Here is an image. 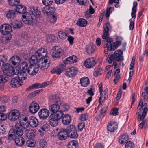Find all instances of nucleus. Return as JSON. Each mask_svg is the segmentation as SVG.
<instances>
[{
    "mask_svg": "<svg viewBox=\"0 0 148 148\" xmlns=\"http://www.w3.org/2000/svg\"><path fill=\"white\" fill-rule=\"evenodd\" d=\"M51 101L54 104L49 106V109L51 112L53 113L49 116V121L50 125L52 127L56 126L58 125V121L63 117L64 113L61 110L58 111L60 106L62 104L60 98L57 95H53L51 98Z\"/></svg>",
    "mask_w": 148,
    "mask_h": 148,
    "instance_id": "nucleus-1",
    "label": "nucleus"
},
{
    "mask_svg": "<svg viewBox=\"0 0 148 148\" xmlns=\"http://www.w3.org/2000/svg\"><path fill=\"white\" fill-rule=\"evenodd\" d=\"M12 27L8 24L2 25L0 27V32L3 35L5 36V40L6 42L10 40L12 38L11 32L12 31Z\"/></svg>",
    "mask_w": 148,
    "mask_h": 148,
    "instance_id": "nucleus-2",
    "label": "nucleus"
},
{
    "mask_svg": "<svg viewBox=\"0 0 148 148\" xmlns=\"http://www.w3.org/2000/svg\"><path fill=\"white\" fill-rule=\"evenodd\" d=\"M2 69L3 72L8 74L9 76H13L16 74L14 68L9 64L3 65Z\"/></svg>",
    "mask_w": 148,
    "mask_h": 148,
    "instance_id": "nucleus-3",
    "label": "nucleus"
},
{
    "mask_svg": "<svg viewBox=\"0 0 148 148\" xmlns=\"http://www.w3.org/2000/svg\"><path fill=\"white\" fill-rule=\"evenodd\" d=\"M49 58H40L38 61V66L42 69H45L49 66V63L48 61Z\"/></svg>",
    "mask_w": 148,
    "mask_h": 148,
    "instance_id": "nucleus-4",
    "label": "nucleus"
},
{
    "mask_svg": "<svg viewBox=\"0 0 148 148\" xmlns=\"http://www.w3.org/2000/svg\"><path fill=\"white\" fill-rule=\"evenodd\" d=\"M20 113L18 110L14 109L12 110L9 112L8 115V118L11 120L15 121L19 118Z\"/></svg>",
    "mask_w": 148,
    "mask_h": 148,
    "instance_id": "nucleus-5",
    "label": "nucleus"
},
{
    "mask_svg": "<svg viewBox=\"0 0 148 148\" xmlns=\"http://www.w3.org/2000/svg\"><path fill=\"white\" fill-rule=\"evenodd\" d=\"M35 54L38 57L40 58H48L47 56V50L45 48L39 49L35 51Z\"/></svg>",
    "mask_w": 148,
    "mask_h": 148,
    "instance_id": "nucleus-6",
    "label": "nucleus"
},
{
    "mask_svg": "<svg viewBox=\"0 0 148 148\" xmlns=\"http://www.w3.org/2000/svg\"><path fill=\"white\" fill-rule=\"evenodd\" d=\"M40 108L39 104L35 101L32 102L29 107V110L30 112L33 114L36 113Z\"/></svg>",
    "mask_w": 148,
    "mask_h": 148,
    "instance_id": "nucleus-7",
    "label": "nucleus"
},
{
    "mask_svg": "<svg viewBox=\"0 0 148 148\" xmlns=\"http://www.w3.org/2000/svg\"><path fill=\"white\" fill-rule=\"evenodd\" d=\"M123 52L121 50H118L115 51L114 54H111L113 55V57L115 60L118 62L123 61V57L122 56Z\"/></svg>",
    "mask_w": 148,
    "mask_h": 148,
    "instance_id": "nucleus-8",
    "label": "nucleus"
},
{
    "mask_svg": "<svg viewBox=\"0 0 148 148\" xmlns=\"http://www.w3.org/2000/svg\"><path fill=\"white\" fill-rule=\"evenodd\" d=\"M49 114V111L47 109L43 108L40 110L38 113L40 118L41 119H46Z\"/></svg>",
    "mask_w": 148,
    "mask_h": 148,
    "instance_id": "nucleus-9",
    "label": "nucleus"
},
{
    "mask_svg": "<svg viewBox=\"0 0 148 148\" xmlns=\"http://www.w3.org/2000/svg\"><path fill=\"white\" fill-rule=\"evenodd\" d=\"M84 63L86 67L90 68L94 66L96 63V62L95 59L93 58H91L87 59Z\"/></svg>",
    "mask_w": 148,
    "mask_h": 148,
    "instance_id": "nucleus-10",
    "label": "nucleus"
},
{
    "mask_svg": "<svg viewBox=\"0 0 148 148\" xmlns=\"http://www.w3.org/2000/svg\"><path fill=\"white\" fill-rule=\"evenodd\" d=\"M77 73V69L75 67H72L66 70V75L69 77H72L75 75Z\"/></svg>",
    "mask_w": 148,
    "mask_h": 148,
    "instance_id": "nucleus-11",
    "label": "nucleus"
},
{
    "mask_svg": "<svg viewBox=\"0 0 148 148\" xmlns=\"http://www.w3.org/2000/svg\"><path fill=\"white\" fill-rule=\"evenodd\" d=\"M68 136L66 130L62 129L58 134V137L59 139L63 140L66 139Z\"/></svg>",
    "mask_w": 148,
    "mask_h": 148,
    "instance_id": "nucleus-12",
    "label": "nucleus"
},
{
    "mask_svg": "<svg viewBox=\"0 0 148 148\" xmlns=\"http://www.w3.org/2000/svg\"><path fill=\"white\" fill-rule=\"evenodd\" d=\"M28 125L32 127H36L38 125V119L35 117L31 116L29 117L28 121L27 122Z\"/></svg>",
    "mask_w": 148,
    "mask_h": 148,
    "instance_id": "nucleus-13",
    "label": "nucleus"
},
{
    "mask_svg": "<svg viewBox=\"0 0 148 148\" xmlns=\"http://www.w3.org/2000/svg\"><path fill=\"white\" fill-rule=\"evenodd\" d=\"M29 11L34 17L36 18H41L42 16L40 11L35 7H31L29 8Z\"/></svg>",
    "mask_w": 148,
    "mask_h": 148,
    "instance_id": "nucleus-14",
    "label": "nucleus"
},
{
    "mask_svg": "<svg viewBox=\"0 0 148 148\" xmlns=\"http://www.w3.org/2000/svg\"><path fill=\"white\" fill-rule=\"evenodd\" d=\"M118 128L117 123L114 121H111L108 123L107 126L108 130L110 132H113Z\"/></svg>",
    "mask_w": 148,
    "mask_h": 148,
    "instance_id": "nucleus-15",
    "label": "nucleus"
},
{
    "mask_svg": "<svg viewBox=\"0 0 148 148\" xmlns=\"http://www.w3.org/2000/svg\"><path fill=\"white\" fill-rule=\"evenodd\" d=\"M23 82L17 77H14L12 79L11 81L10 85L13 87H19L22 85Z\"/></svg>",
    "mask_w": 148,
    "mask_h": 148,
    "instance_id": "nucleus-16",
    "label": "nucleus"
},
{
    "mask_svg": "<svg viewBox=\"0 0 148 148\" xmlns=\"http://www.w3.org/2000/svg\"><path fill=\"white\" fill-rule=\"evenodd\" d=\"M35 66L29 65L27 71L29 74L32 75H34L37 73L38 71V67H35Z\"/></svg>",
    "mask_w": 148,
    "mask_h": 148,
    "instance_id": "nucleus-17",
    "label": "nucleus"
},
{
    "mask_svg": "<svg viewBox=\"0 0 148 148\" xmlns=\"http://www.w3.org/2000/svg\"><path fill=\"white\" fill-rule=\"evenodd\" d=\"M108 36H105L104 38L102 37L103 39H105L107 42L106 43V47L110 51V49L112 47L113 42V39L108 37Z\"/></svg>",
    "mask_w": 148,
    "mask_h": 148,
    "instance_id": "nucleus-18",
    "label": "nucleus"
},
{
    "mask_svg": "<svg viewBox=\"0 0 148 148\" xmlns=\"http://www.w3.org/2000/svg\"><path fill=\"white\" fill-rule=\"evenodd\" d=\"M16 135H18L19 137L22 136L23 134V132L20 125L18 123H15L14 125Z\"/></svg>",
    "mask_w": 148,
    "mask_h": 148,
    "instance_id": "nucleus-19",
    "label": "nucleus"
},
{
    "mask_svg": "<svg viewBox=\"0 0 148 148\" xmlns=\"http://www.w3.org/2000/svg\"><path fill=\"white\" fill-rule=\"evenodd\" d=\"M143 109V112L142 115H139L138 117V119H140V120H144L145 117V116L147 112L148 111L147 109V104L146 103H145L144 104V108Z\"/></svg>",
    "mask_w": 148,
    "mask_h": 148,
    "instance_id": "nucleus-20",
    "label": "nucleus"
},
{
    "mask_svg": "<svg viewBox=\"0 0 148 148\" xmlns=\"http://www.w3.org/2000/svg\"><path fill=\"white\" fill-rule=\"evenodd\" d=\"M61 119H62V123L65 125L69 124L71 121V117L68 114H65Z\"/></svg>",
    "mask_w": 148,
    "mask_h": 148,
    "instance_id": "nucleus-21",
    "label": "nucleus"
},
{
    "mask_svg": "<svg viewBox=\"0 0 148 148\" xmlns=\"http://www.w3.org/2000/svg\"><path fill=\"white\" fill-rule=\"evenodd\" d=\"M128 136L127 134H123L120 136L119 139V142L121 144H124L128 142Z\"/></svg>",
    "mask_w": 148,
    "mask_h": 148,
    "instance_id": "nucleus-22",
    "label": "nucleus"
},
{
    "mask_svg": "<svg viewBox=\"0 0 148 148\" xmlns=\"http://www.w3.org/2000/svg\"><path fill=\"white\" fill-rule=\"evenodd\" d=\"M14 140L16 144L19 146L23 145L25 143V139L22 136L18 137V138L16 137Z\"/></svg>",
    "mask_w": 148,
    "mask_h": 148,
    "instance_id": "nucleus-23",
    "label": "nucleus"
},
{
    "mask_svg": "<svg viewBox=\"0 0 148 148\" xmlns=\"http://www.w3.org/2000/svg\"><path fill=\"white\" fill-rule=\"evenodd\" d=\"M13 19L14 20L11 22V24L14 28L19 29L22 26V23L21 21H18L16 19Z\"/></svg>",
    "mask_w": 148,
    "mask_h": 148,
    "instance_id": "nucleus-24",
    "label": "nucleus"
},
{
    "mask_svg": "<svg viewBox=\"0 0 148 148\" xmlns=\"http://www.w3.org/2000/svg\"><path fill=\"white\" fill-rule=\"evenodd\" d=\"M111 28V27L109 23L107 22L103 27V33L102 37L104 38L105 36H108L109 29Z\"/></svg>",
    "mask_w": 148,
    "mask_h": 148,
    "instance_id": "nucleus-25",
    "label": "nucleus"
},
{
    "mask_svg": "<svg viewBox=\"0 0 148 148\" xmlns=\"http://www.w3.org/2000/svg\"><path fill=\"white\" fill-rule=\"evenodd\" d=\"M26 71H24L21 70L18 71V79L21 82L25 80L27 77V76L26 73Z\"/></svg>",
    "mask_w": 148,
    "mask_h": 148,
    "instance_id": "nucleus-26",
    "label": "nucleus"
},
{
    "mask_svg": "<svg viewBox=\"0 0 148 148\" xmlns=\"http://www.w3.org/2000/svg\"><path fill=\"white\" fill-rule=\"evenodd\" d=\"M28 60L30 65L36 66L38 63V58L36 55H32L29 58Z\"/></svg>",
    "mask_w": 148,
    "mask_h": 148,
    "instance_id": "nucleus-27",
    "label": "nucleus"
},
{
    "mask_svg": "<svg viewBox=\"0 0 148 148\" xmlns=\"http://www.w3.org/2000/svg\"><path fill=\"white\" fill-rule=\"evenodd\" d=\"M10 59L12 64L14 66H17L19 64L20 60V58L18 56H14L11 57Z\"/></svg>",
    "mask_w": 148,
    "mask_h": 148,
    "instance_id": "nucleus-28",
    "label": "nucleus"
},
{
    "mask_svg": "<svg viewBox=\"0 0 148 148\" xmlns=\"http://www.w3.org/2000/svg\"><path fill=\"white\" fill-rule=\"evenodd\" d=\"M89 80L87 77L82 78L80 79V83L82 86L83 87L87 86L89 84Z\"/></svg>",
    "mask_w": 148,
    "mask_h": 148,
    "instance_id": "nucleus-29",
    "label": "nucleus"
},
{
    "mask_svg": "<svg viewBox=\"0 0 148 148\" xmlns=\"http://www.w3.org/2000/svg\"><path fill=\"white\" fill-rule=\"evenodd\" d=\"M26 8L21 5H17L16 6L15 10L16 11L19 13L23 14L26 12Z\"/></svg>",
    "mask_w": 148,
    "mask_h": 148,
    "instance_id": "nucleus-30",
    "label": "nucleus"
},
{
    "mask_svg": "<svg viewBox=\"0 0 148 148\" xmlns=\"http://www.w3.org/2000/svg\"><path fill=\"white\" fill-rule=\"evenodd\" d=\"M95 49L94 45H88L86 47V51L88 54H92L94 52Z\"/></svg>",
    "mask_w": 148,
    "mask_h": 148,
    "instance_id": "nucleus-31",
    "label": "nucleus"
},
{
    "mask_svg": "<svg viewBox=\"0 0 148 148\" xmlns=\"http://www.w3.org/2000/svg\"><path fill=\"white\" fill-rule=\"evenodd\" d=\"M25 134H26V137L29 138H33L34 136V131L30 129L26 130L25 131Z\"/></svg>",
    "mask_w": 148,
    "mask_h": 148,
    "instance_id": "nucleus-32",
    "label": "nucleus"
},
{
    "mask_svg": "<svg viewBox=\"0 0 148 148\" xmlns=\"http://www.w3.org/2000/svg\"><path fill=\"white\" fill-rule=\"evenodd\" d=\"M42 87V84H40L39 83H36L29 86L26 89V90L29 91L34 88H38Z\"/></svg>",
    "mask_w": 148,
    "mask_h": 148,
    "instance_id": "nucleus-33",
    "label": "nucleus"
},
{
    "mask_svg": "<svg viewBox=\"0 0 148 148\" xmlns=\"http://www.w3.org/2000/svg\"><path fill=\"white\" fill-rule=\"evenodd\" d=\"M42 87V84H40L39 83H36L29 86L26 89V90L29 91L34 88H38Z\"/></svg>",
    "mask_w": 148,
    "mask_h": 148,
    "instance_id": "nucleus-34",
    "label": "nucleus"
},
{
    "mask_svg": "<svg viewBox=\"0 0 148 148\" xmlns=\"http://www.w3.org/2000/svg\"><path fill=\"white\" fill-rule=\"evenodd\" d=\"M15 10H11L8 11L6 14V17L8 18H14L16 17Z\"/></svg>",
    "mask_w": 148,
    "mask_h": 148,
    "instance_id": "nucleus-35",
    "label": "nucleus"
},
{
    "mask_svg": "<svg viewBox=\"0 0 148 148\" xmlns=\"http://www.w3.org/2000/svg\"><path fill=\"white\" fill-rule=\"evenodd\" d=\"M47 11L46 14L47 15H52L55 12V9L52 7L48 6L46 7Z\"/></svg>",
    "mask_w": 148,
    "mask_h": 148,
    "instance_id": "nucleus-36",
    "label": "nucleus"
},
{
    "mask_svg": "<svg viewBox=\"0 0 148 148\" xmlns=\"http://www.w3.org/2000/svg\"><path fill=\"white\" fill-rule=\"evenodd\" d=\"M87 22L85 19H79L76 24L80 27H84L87 24Z\"/></svg>",
    "mask_w": 148,
    "mask_h": 148,
    "instance_id": "nucleus-37",
    "label": "nucleus"
},
{
    "mask_svg": "<svg viewBox=\"0 0 148 148\" xmlns=\"http://www.w3.org/2000/svg\"><path fill=\"white\" fill-rule=\"evenodd\" d=\"M122 43L119 41H117L113 42L112 44V47L110 49V51H114L118 47L120 46Z\"/></svg>",
    "mask_w": 148,
    "mask_h": 148,
    "instance_id": "nucleus-38",
    "label": "nucleus"
},
{
    "mask_svg": "<svg viewBox=\"0 0 148 148\" xmlns=\"http://www.w3.org/2000/svg\"><path fill=\"white\" fill-rule=\"evenodd\" d=\"M8 76L6 74L0 76V83L3 84L8 80Z\"/></svg>",
    "mask_w": 148,
    "mask_h": 148,
    "instance_id": "nucleus-39",
    "label": "nucleus"
},
{
    "mask_svg": "<svg viewBox=\"0 0 148 148\" xmlns=\"http://www.w3.org/2000/svg\"><path fill=\"white\" fill-rule=\"evenodd\" d=\"M66 131L68 132V135L73 132L77 131L75 127L72 125H70L67 128Z\"/></svg>",
    "mask_w": 148,
    "mask_h": 148,
    "instance_id": "nucleus-40",
    "label": "nucleus"
},
{
    "mask_svg": "<svg viewBox=\"0 0 148 148\" xmlns=\"http://www.w3.org/2000/svg\"><path fill=\"white\" fill-rule=\"evenodd\" d=\"M66 131L68 132V135L73 132L77 131L75 127L72 125H70L67 128Z\"/></svg>",
    "mask_w": 148,
    "mask_h": 148,
    "instance_id": "nucleus-41",
    "label": "nucleus"
},
{
    "mask_svg": "<svg viewBox=\"0 0 148 148\" xmlns=\"http://www.w3.org/2000/svg\"><path fill=\"white\" fill-rule=\"evenodd\" d=\"M66 131L68 132V135L73 132L77 131L75 127L72 125H70L67 128Z\"/></svg>",
    "mask_w": 148,
    "mask_h": 148,
    "instance_id": "nucleus-42",
    "label": "nucleus"
},
{
    "mask_svg": "<svg viewBox=\"0 0 148 148\" xmlns=\"http://www.w3.org/2000/svg\"><path fill=\"white\" fill-rule=\"evenodd\" d=\"M23 22L25 24L33 25L36 22V19H22Z\"/></svg>",
    "mask_w": 148,
    "mask_h": 148,
    "instance_id": "nucleus-43",
    "label": "nucleus"
},
{
    "mask_svg": "<svg viewBox=\"0 0 148 148\" xmlns=\"http://www.w3.org/2000/svg\"><path fill=\"white\" fill-rule=\"evenodd\" d=\"M46 39L48 42H53L56 40V37L54 35L49 34L46 37Z\"/></svg>",
    "mask_w": 148,
    "mask_h": 148,
    "instance_id": "nucleus-44",
    "label": "nucleus"
},
{
    "mask_svg": "<svg viewBox=\"0 0 148 148\" xmlns=\"http://www.w3.org/2000/svg\"><path fill=\"white\" fill-rule=\"evenodd\" d=\"M9 4L12 6H16L20 2L19 0H8Z\"/></svg>",
    "mask_w": 148,
    "mask_h": 148,
    "instance_id": "nucleus-45",
    "label": "nucleus"
},
{
    "mask_svg": "<svg viewBox=\"0 0 148 148\" xmlns=\"http://www.w3.org/2000/svg\"><path fill=\"white\" fill-rule=\"evenodd\" d=\"M58 34L59 37L61 39H65L67 37L66 33L62 31L59 32L58 33Z\"/></svg>",
    "mask_w": 148,
    "mask_h": 148,
    "instance_id": "nucleus-46",
    "label": "nucleus"
},
{
    "mask_svg": "<svg viewBox=\"0 0 148 148\" xmlns=\"http://www.w3.org/2000/svg\"><path fill=\"white\" fill-rule=\"evenodd\" d=\"M77 142L75 140L70 142L68 145V148H76Z\"/></svg>",
    "mask_w": 148,
    "mask_h": 148,
    "instance_id": "nucleus-47",
    "label": "nucleus"
},
{
    "mask_svg": "<svg viewBox=\"0 0 148 148\" xmlns=\"http://www.w3.org/2000/svg\"><path fill=\"white\" fill-rule=\"evenodd\" d=\"M135 147V144L132 142L128 141L125 144V148H134Z\"/></svg>",
    "mask_w": 148,
    "mask_h": 148,
    "instance_id": "nucleus-48",
    "label": "nucleus"
},
{
    "mask_svg": "<svg viewBox=\"0 0 148 148\" xmlns=\"http://www.w3.org/2000/svg\"><path fill=\"white\" fill-rule=\"evenodd\" d=\"M53 2V0H42V3L44 5L47 6H49L52 5Z\"/></svg>",
    "mask_w": 148,
    "mask_h": 148,
    "instance_id": "nucleus-49",
    "label": "nucleus"
},
{
    "mask_svg": "<svg viewBox=\"0 0 148 148\" xmlns=\"http://www.w3.org/2000/svg\"><path fill=\"white\" fill-rule=\"evenodd\" d=\"M47 143L44 139H41L39 141V145L41 148H44L47 145Z\"/></svg>",
    "mask_w": 148,
    "mask_h": 148,
    "instance_id": "nucleus-50",
    "label": "nucleus"
},
{
    "mask_svg": "<svg viewBox=\"0 0 148 148\" xmlns=\"http://www.w3.org/2000/svg\"><path fill=\"white\" fill-rule=\"evenodd\" d=\"M51 72L52 74H56L57 75H60L61 73V71L58 68H53Z\"/></svg>",
    "mask_w": 148,
    "mask_h": 148,
    "instance_id": "nucleus-51",
    "label": "nucleus"
},
{
    "mask_svg": "<svg viewBox=\"0 0 148 148\" xmlns=\"http://www.w3.org/2000/svg\"><path fill=\"white\" fill-rule=\"evenodd\" d=\"M21 65L22 68V70L27 72L28 68V65L27 62H26L24 61L22 63Z\"/></svg>",
    "mask_w": 148,
    "mask_h": 148,
    "instance_id": "nucleus-52",
    "label": "nucleus"
},
{
    "mask_svg": "<svg viewBox=\"0 0 148 148\" xmlns=\"http://www.w3.org/2000/svg\"><path fill=\"white\" fill-rule=\"evenodd\" d=\"M52 56L53 58L55 60V58H57L60 57L61 56V54H59L57 51L53 50L52 54Z\"/></svg>",
    "mask_w": 148,
    "mask_h": 148,
    "instance_id": "nucleus-53",
    "label": "nucleus"
},
{
    "mask_svg": "<svg viewBox=\"0 0 148 148\" xmlns=\"http://www.w3.org/2000/svg\"><path fill=\"white\" fill-rule=\"evenodd\" d=\"M77 57L76 56L73 55L71 56L68 57V59H69L70 60L71 63H75L77 62Z\"/></svg>",
    "mask_w": 148,
    "mask_h": 148,
    "instance_id": "nucleus-54",
    "label": "nucleus"
},
{
    "mask_svg": "<svg viewBox=\"0 0 148 148\" xmlns=\"http://www.w3.org/2000/svg\"><path fill=\"white\" fill-rule=\"evenodd\" d=\"M71 138L76 139L78 136L77 131L73 132L71 133L68 135Z\"/></svg>",
    "mask_w": 148,
    "mask_h": 148,
    "instance_id": "nucleus-55",
    "label": "nucleus"
},
{
    "mask_svg": "<svg viewBox=\"0 0 148 148\" xmlns=\"http://www.w3.org/2000/svg\"><path fill=\"white\" fill-rule=\"evenodd\" d=\"M95 72L94 73V75L97 77L98 75H101V71H102V69L101 68H97L95 69Z\"/></svg>",
    "mask_w": 148,
    "mask_h": 148,
    "instance_id": "nucleus-56",
    "label": "nucleus"
},
{
    "mask_svg": "<svg viewBox=\"0 0 148 148\" xmlns=\"http://www.w3.org/2000/svg\"><path fill=\"white\" fill-rule=\"evenodd\" d=\"M31 14L28 12L24 13L23 14L22 16L23 18H33L32 16H31Z\"/></svg>",
    "mask_w": 148,
    "mask_h": 148,
    "instance_id": "nucleus-57",
    "label": "nucleus"
},
{
    "mask_svg": "<svg viewBox=\"0 0 148 148\" xmlns=\"http://www.w3.org/2000/svg\"><path fill=\"white\" fill-rule=\"evenodd\" d=\"M114 9V8L113 7H110L107 10L105 14V16L106 18L109 17L111 12H112V10H113Z\"/></svg>",
    "mask_w": 148,
    "mask_h": 148,
    "instance_id": "nucleus-58",
    "label": "nucleus"
},
{
    "mask_svg": "<svg viewBox=\"0 0 148 148\" xmlns=\"http://www.w3.org/2000/svg\"><path fill=\"white\" fill-rule=\"evenodd\" d=\"M88 116L87 113H84L80 116V119L82 121H85L88 119Z\"/></svg>",
    "mask_w": 148,
    "mask_h": 148,
    "instance_id": "nucleus-59",
    "label": "nucleus"
},
{
    "mask_svg": "<svg viewBox=\"0 0 148 148\" xmlns=\"http://www.w3.org/2000/svg\"><path fill=\"white\" fill-rule=\"evenodd\" d=\"M27 146L30 147H34L35 146L34 142L31 140H28L26 142Z\"/></svg>",
    "mask_w": 148,
    "mask_h": 148,
    "instance_id": "nucleus-60",
    "label": "nucleus"
},
{
    "mask_svg": "<svg viewBox=\"0 0 148 148\" xmlns=\"http://www.w3.org/2000/svg\"><path fill=\"white\" fill-rule=\"evenodd\" d=\"M1 99L3 102L6 103L10 100V97L9 96L4 95L1 97Z\"/></svg>",
    "mask_w": 148,
    "mask_h": 148,
    "instance_id": "nucleus-61",
    "label": "nucleus"
},
{
    "mask_svg": "<svg viewBox=\"0 0 148 148\" xmlns=\"http://www.w3.org/2000/svg\"><path fill=\"white\" fill-rule=\"evenodd\" d=\"M49 127L48 125L43 123V125L41 126L40 128L42 130L46 131L48 130L49 128Z\"/></svg>",
    "mask_w": 148,
    "mask_h": 148,
    "instance_id": "nucleus-62",
    "label": "nucleus"
},
{
    "mask_svg": "<svg viewBox=\"0 0 148 148\" xmlns=\"http://www.w3.org/2000/svg\"><path fill=\"white\" fill-rule=\"evenodd\" d=\"M107 108V107H103L101 110L100 113L101 116H102L103 117H104L106 112Z\"/></svg>",
    "mask_w": 148,
    "mask_h": 148,
    "instance_id": "nucleus-63",
    "label": "nucleus"
},
{
    "mask_svg": "<svg viewBox=\"0 0 148 148\" xmlns=\"http://www.w3.org/2000/svg\"><path fill=\"white\" fill-rule=\"evenodd\" d=\"M85 124L83 122L79 123L78 125V130L80 131H82L85 127Z\"/></svg>",
    "mask_w": 148,
    "mask_h": 148,
    "instance_id": "nucleus-64",
    "label": "nucleus"
}]
</instances>
